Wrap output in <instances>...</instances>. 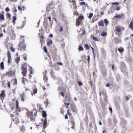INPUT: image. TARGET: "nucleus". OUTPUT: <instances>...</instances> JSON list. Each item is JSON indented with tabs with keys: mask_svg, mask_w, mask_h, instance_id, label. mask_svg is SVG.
I'll return each mask as SVG.
<instances>
[{
	"mask_svg": "<svg viewBox=\"0 0 133 133\" xmlns=\"http://www.w3.org/2000/svg\"><path fill=\"white\" fill-rule=\"evenodd\" d=\"M37 114V112L35 109H34L32 111L30 112L29 111L27 112V115L30 118L31 121H34Z\"/></svg>",
	"mask_w": 133,
	"mask_h": 133,
	"instance_id": "f257e3e1",
	"label": "nucleus"
},
{
	"mask_svg": "<svg viewBox=\"0 0 133 133\" xmlns=\"http://www.w3.org/2000/svg\"><path fill=\"white\" fill-rule=\"evenodd\" d=\"M24 36H23L21 37V41L19 44L18 45V47L19 48H22L24 50H25V48L26 46H25V44L24 43Z\"/></svg>",
	"mask_w": 133,
	"mask_h": 133,
	"instance_id": "f03ea898",
	"label": "nucleus"
},
{
	"mask_svg": "<svg viewBox=\"0 0 133 133\" xmlns=\"http://www.w3.org/2000/svg\"><path fill=\"white\" fill-rule=\"evenodd\" d=\"M22 74L23 76H25V74L27 72V69L26 68H24V66H23L22 67Z\"/></svg>",
	"mask_w": 133,
	"mask_h": 133,
	"instance_id": "7ed1b4c3",
	"label": "nucleus"
},
{
	"mask_svg": "<svg viewBox=\"0 0 133 133\" xmlns=\"http://www.w3.org/2000/svg\"><path fill=\"white\" fill-rule=\"evenodd\" d=\"M16 112H15V114H18V112H20V108L18 107V102L17 101L16 102Z\"/></svg>",
	"mask_w": 133,
	"mask_h": 133,
	"instance_id": "20e7f679",
	"label": "nucleus"
},
{
	"mask_svg": "<svg viewBox=\"0 0 133 133\" xmlns=\"http://www.w3.org/2000/svg\"><path fill=\"white\" fill-rule=\"evenodd\" d=\"M8 76H13L15 75V72L12 71H11L7 72Z\"/></svg>",
	"mask_w": 133,
	"mask_h": 133,
	"instance_id": "39448f33",
	"label": "nucleus"
},
{
	"mask_svg": "<svg viewBox=\"0 0 133 133\" xmlns=\"http://www.w3.org/2000/svg\"><path fill=\"white\" fill-rule=\"evenodd\" d=\"M99 95L100 96V97H101L102 96V94L103 95V97L105 98V99L107 98V95L106 94V92L104 91H102V92H100L99 93Z\"/></svg>",
	"mask_w": 133,
	"mask_h": 133,
	"instance_id": "423d86ee",
	"label": "nucleus"
},
{
	"mask_svg": "<svg viewBox=\"0 0 133 133\" xmlns=\"http://www.w3.org/2000/svg\"><path fill=\"white\" fill-rule=\"evenodd\" d=\"M125 17V15L124 14H122L121 15H116L115 16V18L117 17L118 18H120L121 17L123 19L124 18V17Z\"/></svg>",
	"mask_w": 133,
	"mask_h": 133,
	"instance_id": "0eeeda50",
	"label": "nucleus"
},
{
	"mask_svg": "<svg viewBox=\"0 0 133 133\" xmlns=\"http://www.w3.org/2000/svg\"><path fill=\"white\" fill-rule=\"evenodd\" d=\"M37 89L36 87H34L33 88V93H31V95L33 96L35 94H36L37 92Z\"/></svg>",
	"mask_w": 133,
	"mask_h": 133,
	"instance_id": "6e6552de",
	"label": "nucleus"
},
{
	"mask_svg": "<svg viewBox=\"0 0 133 133\" xmlns=\"http://www.w3.org/2000/svg\"><path fill=\"white\" fill-rule=\"evenodd\" d=\"M53 8L52 5L51 4H50L47 7L46 10L48 11H50Z\"/></svg>",
	"mask_w": 133,
	"mask_h": 133,
	"instance_id": "1a4fd4ad",
	"label": "nucleus"
},
{
	"mask_svg": "<svg viewBox=\"0 0 133 133\" xmlns=\"http://www.w3.org/2000/svg\"><path fill=\"white\" fill-rule=\"evenodd\" d=\"M47 124V119L46 118H45L43 122V128L44 129H45L46 127Z\"/></svg>",
	"mask_w": 133,
	"mask_h": 133,
	"instance_id": "9d476101",
	"label": "nucleus"
},
{
	"mask_svg": "<svg viewBox=\"0 0 133 133\" xmlns=\"http://www.w3.org/2000/svg\"><path fill=\"white\" fill-rule=\"evenodd\" d=\"M25 95L24 94H21L20 95V97L21 98V100L23 101H24V99L25 98Z\"/></svg>",
	"mask_w": 133,
	"mask_h": 133,
	"instance_id": "9b49d317",
	"label": "nucleus"
},
{
	"mask_svg": "<svg viewBox=\"0 0 133 133\" xmlns=\"http://www.w3.org/2000/svg\"><path fill=\"white\" fill-rule=\"evenodd\" d=\"M120 26H117L115 28V30L118 32H121V30L120 29Z\"/></svg>",
	"mask_w": 133,
	"mask_h": 133,
	"instance_id": "f8f14e48",
	"label": "nucleus"
},
{
	"mask_svg": "<svg viewBox=\"0 0 133 133\" xmlns=\"http://www.w3.org/2000/svg\"><path fill=\"white\" fill-rule=\"evenodd\" d=\"M129 28L133 30V21H132L130 22L129 25Z\"/></svg>",
	"mask_w": 133,
	"mask_h": 133,
	"instance_id": "ddd939ff",
	"label": "nucleus"
},
{
	"mask_svg": "<svg viewBox=\"0 0 133 133\" xmlns=\"http://www.w3.org/2000/svg\"><path fill=\"white\" fill-rule=\"evenodd\" d=\"M42 116L45 118H46L47 114L46 112L44 111H43L42 112Z\"/></svg>",
	"mask_w": 133,
	"mask_h": 133,
	"instance_id": "4468645a",
	"label": "nucleus"
},
{
	"mask_svg": "<svg viewBox=\"0 0 133 133\" xmlns=\"http://www.w3.org/2000/svg\"><path fill=\"white\" fill-rule=\"evenodd\" d=\"M5 96L4 91V90H2L1 93L0 94V96L1 99H2V97H3Z\"/></svg>",
	"mask_w": 133,
	"mask_h": 133,
	"instance_id": "2eb2a0df",
	"label": "nucleus"
},
{
	"mask_svg": "<svg viewBox=\"0 0 133 133\" xmlns=\"http://www.w3.org/2000/svg\"><path fill=\"white\" fill-rule=\"evenodd\" d=\"M91 38H92L93 40H94L95 41H98V39L97 38H95L93 35H92L91 36Z\"/></svg>",
	"mask_w": 133,
	"mask_h": 133,
	"instance_id": "dca6fc26",
	"label": "nucleus"
},
{
	"mask_svg": "<svg viewBox=\"0 0 133 133\" xmlns=\"http://www.w3.org/2000/svg\"><path fill=\"white\" fill-rule=\"evenodd\" d=\"M14 117H13L12 118V119L14 121L15 120V121H16V122H18L19 120L18 119V118H15L16 119H15V118H14Z\"/></svg>",
	"mask_w": 133,
	"mask_h": 133,
	"instance_id": "f3484780",
	"label": "nucleus"
},
{
	"mask_svg": "<svg viewBox=\"0 0 133 133\" xmlns=\"http://www.w3.org/2000/svg\"><path fill=\"white\" fill-rule=\"evenodd\" d=\"M4 17L3 15L2 14L0 13V19L1 20H4Z\"/></svg>",
	"mask_w": 133,
	"mask_h": 133,
	"instance_id": "a211bd4d",
	"label": "nucleus"
},
{
	"mask_svg": "<svg viewBox=\"0 0 133 133\" xmlns=\"http://www.w3.org/2000/svg\"><path fill=\"white\" fill-rule=\"evenodd\" d=\"M4 62H2L0 64L1 68L2 70H3L4 69Z\"/></svg>",
	"mask_w": 133,
	"mask_h": 133,
	"instance_id": "6ab92c4d",
	"label": "nucleus"
},
{
	"mask_svg": "<svg viewBox=\"0 0 133 133\" xmlns=\"http://www.w3.org/2000/svg\"><path fill=\"white\" fill-rule=\"evenodd\" d=\"M98 24L99 26H103L104 25L102 21L98 22Z\"/></svg>",
	"mask_w": 133,
	"mask_h": 133,
	"instance_id": "aec40b11",
	"label": "nucleus"
},
{
	"mask_svg": "<svg viewBox=\"0 0 133 133\" xmlns=\"http://www.w3.org/2000/svg\"><path fill=\"white\" fill-rule=\"evenodd\" d=\"M53 42L52 40H49L48 42L47 45L48 46H49L52 44Z\"/></svg>",
	"mask_w": 133,
	"mask_h": 133,
	"instance_id": "412c9836",
	"label": "nucleus"
},
{
	"mask_svg": "<svg viewBox=\"0 0 133 133\" xmlns=\"http://www.w3.org/2000/svg\"><path fill=\"white\" fill-rule=\"evenodd\" d=\"M71 121L72 124V125L75 126V122L74 121V119L72 118L71 120Z\"/></svg>",
	"mask_w": 133,
	"mask_h": 133,
	"instance_id": "4be33fe9",
	"label": "nucleus"
},
{
	"mask_svg": "<svg viewBox=\"0 0 133 133\" xmlns=\"http://www.w3.org/2000/svg\"><path fill=\"white\" fill-rule=\"evenodd\" d=\"M78 50L80 51H83V47L80 45H79V46Z\"/></svg>",
	"mask_w": 133,
	"mask_h": 133,
	"instance_id": "5701e85b",
	"label": "nucleus"
},
{
	"mask_svg": "<svg viewBox=\"0 0 133 133\" xmlns=\"http://www.w3.org/2000/svg\"><path fill=\"white\" fill-rule=\"evenodd\" d=\"M107 34V33L106 32H103L101 34V36H105Z\"/></svg>",
	"mask_w": 133,
	"mask_h": 133,
	"instance_id": "b1692460",
	"label": "nucleus"
},
{
	"mask_svg": "<svg viewBox=\"0 0 133 133\" xmlns=\"http://www.w3.org/2000/svg\"><path fill=\"white\" fill-rule=\"evenodd\" d=\"M117 50L120 52H122L124 50L123 48H119L117 49Z\"/></svg>",
	"mask_w": 133,
	"mask_h": 133,
	"instance_id": "393cba45",
	"label": "nucleus"
},
{
	"mask_svg": "<svg viewBox=\"0 0 133 133\" xmlns=\"http://www.w3.org/2000/svg\"><path fill=\"white\" fill-rule=\"evenodd\" d=\"M20 57H17L15 61L16 62V63H18L19 62V61L20 60Z\"/></svg>",
	"mask_w": 133,
	"mask_h": 133,
	"instance_id": "a878e982",
	"label": "nucleus"
},
{
	"mask_svg": "<svg viewBox=\"0 0 133 133\" xmlns=\"http://www.w3.org/2000/svg\"><path fill=\"white\" fill-rule=\"evenodd\" d=\"M84 18V17L83 15H80L78 17V19L79 20H82Z\"/></svg>",
	"mask_w": 133,
	"mask_h": 133,
	"instance_id": "bb28decb",
	"label": "nucleus"
},
{
	"mask_svg": "<svg viewBox=\"0 0 133 133\" xmlns=\"http://www.w3.org/2000/svg\"><path fill=\"white\" fill-rule=\"evenodd\" d=\"M93 16V13H91L89 15V16L88 18H89L90 19L92 18V17Z\"/></svg>",
	"mask_w": 133,
	"mask_h": 133,
	"instance_id": "cd10ccee",
	"label": "nucleus"
},
{
	"mask_svg": "<svg viewBox=\"0 0 133 133\" xmlns=\"http://www.w3.org/2000/svg\"><path fill=\"white\" fill-rule=\"evenodd\" d=\"M85 48L88 50L89 49V46L87 44H86L85 45Z\"/></svg>",
	"mask_w": 133,
	"mask_h": 133,
	"instance_id": "c85d7f7f",
	"label": "nucleus"
},
{
	"mask_svg": "<svg viewBox=\"0 0 133 133\" xmlns=\"http://www.w3.org/2000/svg\"><path fill=\"white\" fill-rule=\"evenodd\" d=\"M13 22H15L16 19V17L15 16H14L12 18Z\"/></svg>",
	"mask_w": 133,
	"mask_h": 133,
	"instance_id": "c756f323",
	"label": "nucleus"
},
{
	"mask_svg": "<svg viewBox=\"0 0 133 133\" xmlns=\"http://www.w3.org/2000/svg\"><path fill=\"white\" fill-rule=\"evenodd\" d=\"M44 37L43 36H41L40 37V39H41V42H40L41 43L42 42H43V40H44Z\"/></svg>",
	"mask_w": 133,
	"mask_h": 133,
	"instance_id": "7c9ffc66",
	"label": "nucleus"
},
{
	"mask_svg": "<svg viewBox=\"0 0 133 133\" xmlns=\"http://www.w3.org/2000/svg\"><path fill=\"white\" fill-rule=\"evenodd\" d=\"M44 80L45 81L46 83H47V81L48 80V79L46 76H44L43 77Z\"/></svg>",
	"mask_w": 133,
	"mask_h": 133,
	"instance_id": "2f4dec72",
	"label": "nucleus"
},
{
	"mask_svg": "<svg viewBox=\"0 0 133 133\" xmlns=\"http://www.w3.org/2000/svg\"><path fill=\"white\" fill-rule=\"evenodd\" d=\"M104 21L105 24H107L108 23V21L107 19H104Z\"/></svg>",
	"mask_w": 133,
	"mask_h": 133,
	"instance_id": "473e14b6",
	"label": "nucleus"
},
{
	"mask_svg": "<svg viewBox=\"0 0 133 133\" xmlns=\"http://www.w3.org/2000/svg\"><path fill=\"white\" fill-rule=\"evenodd\" d=\"M7 54H8V57H11L10 56V52L8 50L7 51Z\"/></svg>",
	"mask_w": 133,
	"mask_h": 133,
	"instance_id": "72a5a7b5",
	"label": "nucleus"
},
{
	"mask_svg": "<svg viewBox=\"0 0 133 133\" xmlns=\"http://www.w3.org/2000/svg\"><path fill=\"white\" fill-rule=\"evenodd\" d=\"M10 49L11 50L12 52H14L15 51V49H14L12 47H11L10 48Z\"/></svg>",
	"mask_w": 133,
	"mask_h": 133,
	"instance_id": "f704fd0d",
	"label": "nucleus"
},
{
	"mask_svg": "<svg viewBox=\"0 0 133 133\" xmlns=\"http://www.w3.org/2000/svg\"><path fill=\"white\" fill-rule=\"evenodd\" d=\"M80 4L81 5H85V3L84 2H81L80 3Z\"/></svg>",
	"mask_w": 133,
	"mask_h": 133,
	"instance_id": "c9c22d12",
	"label": "nucleus"
},
{
	"mask_svg": "<svg viewBox=\"0 0 133 133\" xmlns=\"http://www.w3.org/2000/svg\"><path fill=\"white\" fill-rule=\"evenodd\" d=\"M21 130L24 133V132L25 129H24V128H23V127L22 128H21Z\"/></svg>",
	"mask_w": 133,
	"mask_h": 133,
	"instance_id": "e433bc0d",
	"label": "nucleus"
},
{
	"mask_svg": "<svg viewBox=\"0 0 133 133\" xmlns=\"http://www.w3.org/2000/svg\"><path fill=\"white\" fill-rule=\"evenodd\" d=\"M44 52H46L47 51V50L45 46H44Z\"/></svg>",
	"mask_w": 133,
	"mask_h": 133,
	"instance_id": "4c0bfd02",
	"label": "nucleus"
},
{
	"mask_svg": "<svg viewBox=\"0 0 133 133\" xmlns=\"http://www.w3.org/2000/svg\"><path fill=\"white\" fill-rule=\"evenodd\" d=\"M80 25V22L78 21H77L76 23V25L77 26H78Z\"/></svg>",
	"mask_w": 133,
	"mask_h": 133,
	"instance_id": "58836bf2",
	"label": "nucleus"
},
{
	"mask_svg": "<svg viewBox=\"0 0 133 133\" xmlns=\"http://www.w3.org/2000/svg\"><path fill=\"white\" fill-rule=\"evenodd\" d=\"M5 10L6 11L8 12L9 11L10 9L8 7H7L5 8Z\"/></svg>",
	"mask_w": 133,
	"mask_h": 133,
	"instance_id": "ea45409f",
	"label": "nucleus"
},
{
	"mask_svg": "<svg viewBox=\"0 0 133 133\" xmlns=\"http://www.w3.org/2000/svg\"><path fill=\"white\" fill-rule=\"evenodd\" d=\"M78 84L79 85H82V82L80 81H78Z\"/></svg>",
	"mask_w": 133,
	"mask_h": 133,
	"instance_id": "a19ab883",
	"label": "nucleus"
},
{
	"mask_svg": "<svg viewBox=\"0 0 133 133\" xmlns=\"http://www.w3.org/2000/svg\"><path fill=\"white\" fill-rule=\"evenodd\" d=\"M120 9V7L119 6H117L116 8V10L117 11H118Z\"/></svg>",
	"mask_w": 133,
	"mask_h": 133,
	"instance_id": "79ce46f5",
	"label": "nucleus"
},
{
	"mask_svg": "<svg viewBox=\"0 0 133 133\" xmlns=\"http://www.w3.org/2000/svg\"><path fill=\"white\" fill-rule=\"evenodd\" d=\"M90 59V57L89 56H88L87 61L88 62V63H89V61Z\"/></svg>",
	"mask_w": 133,
	"mask_h": 133,
	"instance_id": "37998d69",
	"label": "nucleus"
},
{
	"mask_svg": "<svg viewBox=\"0 0 133 133\" xmlns=\"http://www.w3.org/2000/svg\"><path fill=\"white\" fill-rule=\"evenodd\" d=\"M112 4L113 5H118L119 4L117 2H114L112 3Z\"/></svg>",
	"mask_w": 133,
	"mask_h": 133,
	"instance_id": "c03bdc74",
	"label": "nucleus"
},
{
	"mask_svg": "<svg viewBox=\"0 0 133 133\" xmlns=\"http://www.w3.org/2000/svg\"><path fill=\"white\" fill-rule=\"evenodd\" d=\"M11 58V57H9H9H8V63H10V60Z\"/></svg>",
	"mask_w": 133,
	"mask_h": 133,
	"instance_id": "a18cd8bd",
	"label": "nucleus"
},
{
	"mask_svg": "<svg viewBox=\"0 0 133 133\" xmlns=\"http://www.w3.org/2000/svg\"><path fill=\"white\" fill-rule=\"evenodd\" d=\"M30 73L32 74V68L31 67H30Z\"/></svg>",
	"mask_w": 133,
	"mask_h": 133,
	"instance_id": "49530a36",
	"label": "nucleus"
},
{
	"mask_svg": "<svg viewBox=\"0 0 133 133\" xmlns=\"http://www.w3.org/2000/svg\"><path fill=\"white\" fill-rule=\"evenodd\" d=\"M7 17L9 18H10L11 16L10 14L9 13H7Z\"/></svg>",
	"mask_w": 133,
	"mask_h": 133,
	"instance_id": "de8ad7c7",
	"label": "nucleus"
},
{
	"mask_svg": "<svg viewBox=\"0 0 133 133\" xmlns=\"http://www.w3.org/2000/svg\"><path fill=\"white\" fill-rule=\"evenodd\" d=\"M61 95L63 97H64V93L62 92H61Z\"/></svg>",
	"mask_w": 133,
	"mask_h": 133,
	"instance_id": "09e8293b",
	"label": "nucleus"
},
{
	"mask_svg": "<svg viewBox=\"0 0 133 133\" xmlns=\"http://www.w3.org/2000/svg\"><path fill=\"white\" fill-rule=\"evenodd\" d=\"M18 10H21L22 9V8H21V7L20 6H18Z\"/></svg>",
	"mask_w": 133,
	"mask_h": 133,
	"instance_id": "8fccbe9b",
	"label": "nucleus"
},
{
	"mask_svg": "<svg viewBox=\"0 0 133 133\" xmlns=\"http://www.w3.org/2000/svg\"><path fill=\"white\" fill-rule=\"evenodd\" d=\"M53 36V35L52 34H50L49 35V37H52Z\"/></svg>",
	"mask_w": 133,
	"mask_h": 133,
	"instance_id": "3c124183",
	"label": "nucleus"
},
{
	"mask_svg": "<svg viewBox=\"0 0 133 133\" xmlns=\"http://www.w3.org/2000/svg\"><path fill=\"white\" fill-rule=\"evenodd\" d=\"M109 110L111 111V112H112V108H109Z\"/></svg>",
	"mask_w": 133,
	"mask_h": 133,
	"instance_id": "603ef678",
	"label": "nucleus"
},
{
	"mask_svg": "<svg viewBox=\"0 0 133 133\" xmlns=\"http://www.w3.org/2000/svg\"><path fill=\"white\" fill-rule=\"evenodd\" d=\"M49 21H50L51 20V18L50 16H49L48 18Z\"/></svg>",
	"mask_w": 133,
	"mask_h": 133,
	"instance_id": "864d4df0",
	"label": "nucleus"
},
{
	"mask_svg": "<svg viewBox=\"0 0 133 133\" xmlns=\"http://www.w3.org/2000/svg\"><path fill=\"white\" fill-rule=\"evenodd\" d=\"M63 30V28L62 27H61V28L59 30V31L60 32H61V31H62Z\"/></svg>",
	"mask_w": 133,
	"mask_h": 133,
	"instance_id": "5fc2aeb1",
	"label": "nucleus"
},
{
	"mask_svg": "<svg viewBox=\"0 0 133 133\" xmlns=\"http://www.w3.org/2000/svg\"><path fill=\"white\" fill-rule=\"evenodd\" d=\"M85 31L84 30H83V32H82V34L83 35H84V34H85Z\"/></svg>",
	"mask_w": 133,
	"mask_h": 133,
	"instance_id": "6e6d98bb",
	"label": "nucleus"
},
{
	"mask_svg": "<svg viewBox=\"0 0 133 133\" xmlns=\"http://www.w3.org/2000/svg\"><path fill=\"white\" fill-rule=\"evenodd\" d=\"M8 87L9 88H10V83L9 82L8 83Z\"/></svg>",
	"mask_w": 133,
	"mask_h": 133,
	"instance_id": "4d7b16f0",
	"label": "nucleus"
},
{
	"mask_svg": "<svg viewBox=\"0 0 133 133\" xmlns=\"http://www.w3.org/2000/svg\"><path fill=\"white\" fill-rule=\"evenodd\" d=\"M58 64L59 65H63V64L62 63L60 62H58Z\"/></svg>",
	"mask_w": 133,
	"mask_h": 133,
	"instance_id": "13d9d810",
	"label": "nucleus"
},
{
	"mask_svg": "<svg viewBox=\"0 0 133 133\" xmlns=\"http://www.w3.org/2000/svg\"><path fill=\"white\" fill-rule=\"evenodd\" d=\"M109 85L108 84H106V86L107 87H109Z\"/></svg>",
	"mask_w": 133,
	"mask_h": 133,
	"instance_id": "bf43d9fd",
	"label": "nucleus"
},
{
	"mask_svg": "<svg viewBox=\"0 0 133 133\" xmlns=\"http://www.w3.org/2000/svg\"><path fill=\"white\" fill-rule=\"evenodd\" d=\"M65 119H67L68 118V116L67 115H66L65 116Z\"/></svg>",
	"mask_w": 133,
	"mask_h": 133,
	"instance_id": "052dcab7",
	"label": "nucleus"
},
{
	"mask_svg": "<svg viewBox=\"0 0 133 133\" xmlns=\"http://www.w3.org/2000/svg\"><path fill=\"white\" fill-rule=\"evenodd\" d=\"M126 99L127 100L129 99V98L128 96H126Z\"/></svg>",
	"mask_w": 133,
	"mask_h": 133,
	"instance_id": "680f3d73",
	"label": "nucleus"
},
{
	"mask_svg": "<svg viewBox=\"0 0 133 133\" xmlns=\"http://www.w3.org/2000/svg\"><path fill=\"white\" fill-rule=\"evenodd\" d=\"M3 36V34L2 33L0 34V37H1Z\"/></svg>",
	"mask_w": 133,
	"mask_h": 133,
	"instance_id": "e2e57ef3",
	"label": "nucleus"
},
{
	"mask_svg": "<svg viewBox=\"0 0 133 133\" xmlns=\"http://www.w3.org/2000/svg\"><path fill=\"white\" fill-rule=\"evenodd\" d=\"M99 124L100 125H102V123H101V121H99Z\"/></svg>",
	"mask_w": 133,
	"mask_h": 133,
	"instance_id": "0e129e2a",
	"label": "nucleus"
},
{
	"mask_svg": "<svg viewBox=\"0 0 133 133\" xmlns=\"http://www.w3.org/2000/svg\"><path fill=\"white\" fill-rule=\"evenodd\" d=\"M40 21L39 20V22H38V26H37V27H38L39 26V22H40Z\"/></svg>",
	"mask_w": 133,
	"mask_h": 133,
	"instance_id": "69168bd1",
	"label": "nucleus"
},
{
	"mask_svg": "<svg viewBox=\"0 0 133 133\" xmlns=\"http://www.w3.org/2000/svg\"><path fill=\"white\" fill-rule=\"evenodd\" d=\"M91 49L92 50V51H94V49L92 47H91Z\"/></svg>",
	"mask_w": 133,
	"mask_h": 133,
	"instance_id": "338daca9",
	"label": "nucleus"
},
{
	"mask_svg": "<svg viewBox=\"0 0 133 133\" xmlns=\"http://www.w3.org/2000/svg\"><path fill=\"white\" fill-rule=\"evenodd\" d=\"M92 51V53H93V55H95V54L94 52V51Z\"/></svg>",
	"mask_w": 133,
	"mask_h": 133,
	"instance_id": "774afa93",
	"label": "nucleus"
}]
</instances>
